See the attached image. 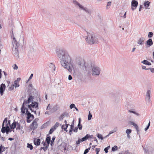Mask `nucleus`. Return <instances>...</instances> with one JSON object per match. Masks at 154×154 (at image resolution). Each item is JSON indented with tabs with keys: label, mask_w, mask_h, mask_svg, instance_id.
Here are the masks:
<instances>
[{
	"label": "nucleus",
	"mask_w": 154,
	"mask_h": 154,
	"mask_svg": "<svg viewBox=\"0 0 154 154\" xmlns=\"http://www.w3.org/2000/svg\"><path fill=\"white\" fill-rule=\"evenodd\" d=\"M57 55L60 60V64L64 69L71 73L74 65L71 56L68 52L62 50L57 51Z\"/></svg>",
	"instance_id": "f257e3e1"
},
{
	"label": "nucleus",
	"mask_w": 154,
	"mask_h": 154,
	"mask_svg": "<svg viewBox=\"0 0 154 154\" xmlns=\"http://www.w3.org/2000/svg\"><path fill=\"white\" fill-rule=\"evenodd\" d=\"M32 101V96H29L27 100H24L23 104L21 108V112L23 113H25V112H27L28 109L27 107L30 109L32 112H34L35 111L33 109H38V103L36 102H33L30 104Z\"/></svg>",
	"instance_id": "f03ea898"
},
{
	"label": "nucleus",
	"mask_w": 154,
	"mask_h": 154,
	"mask_svg": "<svg viewBox=\"0 0 154 154\" xmlns=\"http://www.w3.org/2000/svg\"><path fill=\"white\" fill-rule=\"evenodd\" d=\"M87 36L86 40L87 42L90 44L97 43L98 42V39L95 34L93 32L89 31L87 32Z\"/></svg>",
	"instance_id": "7ed1b4c3"
},
{
	"label": "nucleus",
	"mask_w": 154,
	"mask_h": 154,
	"mask_svg": "<svg viewBox=\"0 0 154 154\" xmlns=\"http://www.w3.org/2000/svg\"><path fill=\"white\" fill-rule=\"evenodd\" d=\"M73 3L75 6H78L79 8L81 10L85 11L86 13H87L89 15H91L92 14V11L89 9L85 7L82 5H81L79 3L75 0H73L72 2Z\"/></svg>",
	"instance_id": "20e7f679"
},
{
	"label": "nucleus",
	"mask_w": 154,
	"mask_h": 154,
	"mask_svg": "<svg viewBox=\"0 0 154 154\" xmlns=\"http://www.w3.org/2000/svg\"><path fill=\"white\" fill-rule=\"evenodd\" d=\"M92 75H98L100 72V67L96 65H93L91 67Z\"/></svg>",
	"instance_id": "39448f33"
},
{
	"label": "nucleus",
	"mask_w": 154,
	"mask_h": 154,
	"mask_svg": "<svg viewBox=\"0 0 154 154\" xmlns=\"http://www.w3.org/2000/svg\"><path fill=\"white\" fill-rule=\"evenodd\" d=\"M15 42L14 45H12V53L15 56L18 57L19 55L18 47L19 45L18 44H16V42Z\"/></svg>",
	"instance_id": "423d86ee"
},
{
	"label": "nucleus",
	"mask_w": 154,
	"mask_h": 154,
	"mask_svg": "<svg viewBox=\"0 0 154 154\" xmlns=\"http://www.w3.org/2000/svg\"><path fill=\"white\" fill-rule=\"evenodd\" d=\"M76 59L77 63V64L80 67L83 66L85 63L84 60L82 57H76Z\"/></svg>",
	"instance_id": "0eeeda50"
},
{
	"label": "nucleus",
	"mask_w": 154,
	"mask_h": 154,
	"mask_svg": "<svg viewBox=\"0 0 154 154\" xmlns=\"http://www.w3.org/2000/svg\"><path fill=\"white\" fill-rule=\"evenodd\" d=\"M10 120L8 121V118H5L2 123V128H9L10 124Z\"/></svg>",
	"instance_id": "6e6552de"
},
{
	"label": "nucleus",
	"mask_w": 154,
	"mask_h": 154,
	"mask_svg": "<svg viewBox=\"0 0 154 154\" xmlns=\"http://www.w3.org/2000/svg\"><path fill=\"white\" fill-rule=\"evenodd\" d=\"M37 123L36 119L34 120L30 125V128L32 130L36 129L37 127Z\"/></svg>",
	"instance_id": "1a4fd4ad"
},
{
	"label": "nucleus",
	"mask_w": 154,
	"mask_h": 154,
	"mask_svg": "<svg viewBox=\"0 0 154 154\" xmlns=\"http://www.w3.org/2000/svg\"><path fill=\"white\" fill-rule=\"evenodd\" d=\"M138 4V2L135 0H132L131 2V9L134 11L137 7Z\"/></svg>",
	"instance_id": "9d476101"
},
{
	"label": "nucleus",
	"mask_w": 154,
	"mask_h": 154,
	"mask_svg": "<svg viewBox=\"0 0 154 154\" xmlns=\"http://www.w3.org/2000/svg\"><path fill=\"white\" fill-rule=\"evenodd\" d=\"M69 116V114L67 112H64L61 114L59 117V119L60 121L62 120L64 118H67Z\"/></svg>",
	"instance_id": "9b49d317"
},
{
	"label": "nucleus",
	"mask_w": 154,
	"mask_h": 154,
	"mask_svg": "<svg viewBox=\"0 0 154 154\" xmlns=\"http://www.w3.org/2000/svg\"><path fill=\"white\" fill-rule=\"evenodd\" d=\"M145 38L143 37H141L139 38L137 42V43L139 45H142L144 44Z\"/></svg>",
	"instance_id": "f8f14e48"
},
{
	"label": "nucleus",
	"mask_w": 154,
	"mask_h": 154,
	"mask_svg": "<svg viewBox=\"0 0 154 154\" xmlns=\"http://www.w3.org/2000/svg\"><path fill=\"white\" fill-rule=\"evenodd\" d=\"M5 89V84L2 83L0 85V93L1 96L3 94V93Z\"/></svg>",
	"instance_id": "ddd939ff"
},
{
	"label": "nucleus",
	"mask_w": 154,
	"mask_h": 154,
	"mask_svg": "<svg viewBox=\"0 0 154 154\" xmlns=\"http://www.w3.org/2000/svg\"><path fill=\"white\" fill-rule=\"evenodd\" d=\"M26 112L27 114V122L29 123L31 121V120H29V119L31 118H32V119H33L34 118V116L33 115H32L30 112H29L28 111L27 112Z\"/></svg>",
	"instance_id": "4468645a"
},
{
	"label": "nucleus",
	"mask_w": 154,
	"mask_h": 154,
	"mask_svg": "<svg viewBox=\"0 0 154 154\" xmlns=\"http://www.w3.org/2000/svg\"><path fill=\"white\" fill-rule=\"evenodd\" d=\"M151 91L150 90H148L147 91L146 94V100L149 102L150 101V94H151Z\"/></svg>",
	"instance_id": "2eb2a0df"
},
{
	"label": "nucleus",
	"mask_w": 154,
	"mask_h": 154,
	"mask_svg": "<svg viewBox=\"0 0 154 154\" xmlns=\"http://www.w3.org/2000/svg\"><path fill=\"white\" fill-rule=\"evenodd\" d=\"M46 109L47 110H50L49 112L50 113L54 112L55 111L57 110L56 109L55 106L54 107L52 108L51 109L50 104H48V106H47Z\"/></svg>",
	"instance_id": "dca6fc26"
},
{
	"label": "nucleus",
	"mask_w": 154,
	"mask_h": 154,
	"mask_svg": "<svg viewBox=\"0 0 154 154\" xmlns=\"http://www.w3.org/2000/svg\"><path fill=\"white\" fill-rule=\"evenodd\" d=\"M128 123L129 124L132 125H133L135 127L137 131V132L138 131L139 128H138V126H137V125L135 123H134V122L131 121H129Z\"/></svg>",
	"instance_id": "f3484780"
},
{
	"label": "nucleus",
	"mask_w": 154,
	"mask_h": 154,
	"mask_svg": "<svg viewBox=\"0 0 154 154\" xmlns=\"http://www.w3.org/2000/svg\"><path fill=\"white\" fill-rule=\"evenodd\" d=\"M153 44V42L151 39H149L146 42V44L148 47L152 46Z\"/></svg>",
	"instance_id": "a211bd4d"
},
{
	"label": "nucleus",
	"mask_w": 154,
	"mask_h": 154,
	"mask_svg": "<svg viewBox=\"0 0 154 154\" xmlns=\"http://www.w3.org/2000/svg\"><path fill=\"white\" fill-rule=\"evenodd\" d=\"M128 112L133 113L137 116H140V114L139 113L137 112L134 109H129L128 110Z\"/></svg>",
	"instance_id": "6ab92c4d"
},
{
	"label": "nucleus",
	"mask_w": 154,
	"mask_h": 154,
	"mask_svg": "<svg viewBox=\"0 0 154 154\" xmlns=\"http://www.w3.org/2000/svg\"><path fill=\"white\" fill-rule=\"evenodd\" d=\"M150 4V2L148 1H146L144 2V6L146 9H150V8H149V6Z\"/></svg>",
	"instance_id": "aec40b11"
},
{
	"label": "nucleus",
	"mask_w": 154,
	"mask_h": 154,
	"mask_svg": "<svg viewBox=\"0 0 154 154\" xmlns=\"http://www.w3.org/2000/svg\"><path fill=\"white\" fill-rule=\"evenodd\" d=\"M8 130H9V128H2L1 132L3 133L6 132V134H8L9 133Z\"/></svg>",
	"instance_id": "412c9836"
},
{
	"label": "nucleus",
	"mask_w": 154,
	"mask_h": 154,
	"mask_svg": "<svg viewBox=\"0 0 154 154\" xmlns=\"http://www.w3.org/2000/svg\"><path fill=\"white\" fill-rule=\"evenodd\" d=\"M34 144L37 146H38L40 145V140L39 139H34Z\"/></svg>",
	"instance_id": "4be33fe9"
},
{
	"label": "nucleus",
	"mask_w": 154,
	"mask_h": 154,
	"mask_svg": "<svg viewBox=\"0 0 154 154\" xmlns=\"http://www.w3.org/2000/svg\"><path fill=\"white\" fill-rule=\"evenodd\" d=\"M132 131V130L131 129H127L126 131V133L127 134V137L128 138H130V134L131 133Z\"/></svg>",
	"instance_id": "5701e85b"
},
{
	"label": "nucleus",
	"mask_w": 154,
	"mask_h": 154,
	"mask_svg": "<svg viewBox=\"0 0 154 154\" xmlns=\"http://www.w3.org/2000/svg\"><path fill=\"white\" fill-rule=\"evenodd\" d=\"M12 34L13 35L11 36V37L13 39L12 45H14L15 43L14 42H16V44H18L17 42V41L16 38L13 34V33H12Z\"/></svg>",
	"instance_id": "b1692460"
},
{
	"label": "nucleus",
	"mask_w": 154,
	"mask_h": 154,
	"mask_svg": "<svg viewBox=\"0 0 154 154\" xmlns=\"http://www.w3.org/2000/svg\"><path fill=\"white\" fill-rule=\"evenodd\" d=\"M16 122H13L11 125H10V128L11 129H14L16 128Z\"/></svg>",
	"instance_id": "393cba45"
},
{
	"label": "nucleus",
	"mask_w": 154,
	"mask_h": 154,
	"mask_svg": "<svg viewBox=\"0 0 154 154\" xmlns=\"http://www.w3.org/2000/svg\"><path fill=\"white\" fill-rule=\"evenodd\" d=\"M46 141L47 142L48 145L51 142V138L50 136H48V135H47V137L46 138Z\"/></svg>",
	"instance_id": "a878e982"
},
{
	"label": "nucleus",
	"mask_w": 154,
	"mask_h": 154,
	"mask_svg": "<svg viewBox=\"0 0 154 154\" xmlns=\"http://www.w3.org/2000/svg\"><path fill=\"white\" fill-rule=\"evenodd\" d=\"M88 137L89 136L88 134H87L84 137H83L82 139H81V142H82L86 140L88 138Z\"/></svg>",
	"instance_id": "bb28decb"
},
{
	"label": "nucleus",
	"mask_w": 154,
	"mask_h": 154,
	"mask_svg": "<svg viewBox=\"0 0 154 154\" xmlns=\"http://www.w3.org/2000/svg\"><path fill=\"white\" fill-rule=\"evenodd\" d=\"M68 125H62V129H64V130L66 132H67L68 131L67 130V128L68 126Z\"/></svg>",
	"instance_id": "cd10ccee"
},
{
	"label": "nucleus",
	"mask_w": 154,
	"mask_h": 154,
	"mask_svg": "<svg viewBox=\"0 0 154 154\" xmlns=\"http://www.w3.org/2000/svg\"><path fill=\"white\" fill-rule=\"evenodd\" d=\"M16 129L20 130V125L19 123L18 122H16Z\"/></svg>",
	"instance_id": "c85d7f7f"
},
{
	"label": "nucleus",
	"mask_w": 154,
	"mask_h": 154,
	"mask_svg": "<svg viewBox=\"0 0 154 154\" xmlns=\"http://www.w3.org/2000/svg\"><path fill=\"white\" fill-rule=\"evenodd\" d=\"M70 126V129L69 131V133L70 135H71L72 134V130L73 129V128H74L73 123Z\"/></svg>",
	"instance_id": "c756f323"
},
{
	"label": "nucleus",
	"mask_w": 154,
	"mask_h": 154,
	"mask_svg": "<svg viewBox=\"0 0 154 154\" xmlns=\"http://www.w3.org/2000/svg\"><path fill=\"white\" fill-rule=\"evenodd\" d=\"M13 85L15 88L18 87L19 86V83L15 81Z\"/></svg>",
	"instance_id": "7c9ffc66"
},
{
	"label": "nucleus",
	"mask_w": 154,
	"mask_h": 154,
	"mask_svg": "<svg viewBox=\"0 0 154 154\" xmlns=\"http://www.w3.org/2000/svg\"><path fill=\"white\" fill-rule=\"evenodd\" d=\"M55 129V128H54L53 127H52L51 128V129L49 131V134H52L54 132V130Z\"/></svg>",
	"instance_id": "2f4dec72"
},
{
	"label": "nucleus",
	"mask_w": 154,
	"mask_h": 154,
	"mask_svg": "<svg viewBox=\"0 0 154 154\" xmlns=\"http://www.w3.org/2000/svg\"><path fill=\"white\" fill-rule=\"evenodd\" d=\"M97 136L101 140H103V137L101 134H97Z\"/></svg>",
	"instance_id": "473e14b6"
},
{
	"label": "nucleus",
	"mask_w": 154,
	"mask_h": 154,
	"mask_svg": "<svg viewBox=\"0 0 154 154\" xmlns=\"http://www.w3.org/2000/svg\"><path fill=\"white\" fill-rule=\"evenodd\" d=\"M27 147L29 148L30 150L33 149V147L32 145L28 143L27 144Z\"/></svg>",
	"instance_id": "72a5a7b5"
},
{
	"label": "nucleus",
	"mask_w": 154,
	"mask_h": 154,
	"mask_svg": "<svg viewBox=\"0 0 154 154\" xmlns=\"http://www.w3.org/2000/svg\"><path fill=\"white\" fill-rule=\"evenodd\" d=\"M92 117V115L91 114L90 111H89V114L88 115V120H90L91 119V118Z\"/></svg>",
	"instance_id": "f704fd0d"
},
{
	"label": "nucleus",
	"mask_w": 154,
	"mask_h": 154,
	"mask_svg": "<svg viewBox=\"0 0 154 154\" xmlns=\"http://www.w3.org/2000/svg\"><path fill=\"white\" fill-rule=\"evenodd\" d=\"M111 4V2H108L107 4L106 5V9H108L109 8V6H110Z\"/></svg>",
	"instance_id": "c9c22d12"
},
{
	"label": "nucleus",
	"mask_w": 154,
	"mask_h": 154,
	"mask_svg": "<svg viewBox=\"0 0 154 154\" xmlns=\"http://www.w3.org/2000/svg\"><path fill=\"white\" fill-rule=\"evenodd\" d=\"M110 146H107V147L105 148L104 149V150L105 151L106 153H107L108 152V150L110 148Z\"/></svg>",
	"instance_id": "e433bc0d"
},
{
	"label": "nucleus",
	"mask_w": 154,
	"mask_h": 154,
	"mask_svg": "<svg viewBox=\"0 0 154 154\" xmlns=\"http://www.w3.org/2000/svg\"><path fill=\"white\" fill-rule=\"evenodd\" d=\"M90 148H91V147L90 146L89 148H88V149H86L85 150V151L84 152V154H87L89 150L90 149Z\"/></svg>",
	"instance_id": "4c0bfd02"
},
{
	"label": "nucleus",
	"mask_w": 154,
	"mask_h": 154,
	"mask_svg": "<svg viewBox=\"0 0 154 154\" xmlns=\"http://www.w3.org/2000/svg\"><path fill=\"white\" fill-rule=\"evenodd\" d=\"M153 33L152 32H149L148 37L149 38H151L153 36Z\"/></svg>",
	"instance_id": "58836bf2"
},
{
	"label": "nucleus",
	"mask_w": 154,
	"mask_h": 154,
	"mask_svg": "<svg viewBox=\"0 0 154 154\" xmlns=\"http://www.w3.org/2000/svg\"><path fill=\"white\" fill-rule=\"evenodd\" d=\"M116 131L117 130L115 129L113 130L110 131L109 134L110 135L111 134L113 133L116 132Z\"/></svg>",
	"instance_id": "ea45409f"
},
{
	"label": "nucleus",
	"mask_w": 154,
	"mask_h": 154,
	"mask_svg": "<svg viewBox=\"0 0 154 154\" xmlns=\"http://www.w3.org/2000/svg\"><path fill=\"white\" fill-rule=\"evenodd\" d=\"M59 123L58 122H57L53 126L54 128H55L56 129V128L59 125Z\"/></svg>",
	"instance_id": "a19ab883"
},
{
	"label": "nucleus",
	"mask_w": 154,
	"mask_h": 154,
	"mask_svg": "<svg viewBox=\"0 0 154 154\" xmlns=\"http://www.w3.org/2000/svg\"><path fill=\"white\" fill-rule=\"evenodd\" d=\"M82 142H81V140L80 139H79L76 142V144L78 146L79 144L80 143Z\"/></svg>",
	"instance_id": "79ce46f5"
},
{
	"label": "nucleus",
	"mask_w": 154,
	"mask_h": 154,
	"mask_svg": "<svg viewBox=\"0 0 154 154\" xmlns=\"http://www.w3.org/2000/svg\"><path fill=\"white\" fill-rule=\"evenodd\" d=\"M0 147H1V149H2V152H3L5 151L6 148L4 146H2L1 145V146H0Z\"/></svg>",
	"instance_id": "37998d69"
},
{
	"label": "nucleus",
	"mask_w": 154,
	"mask_h": 154,
	"mask_svg": "<svg viewBox=\"0 0 154 154\" xmlns=\"http://www.w3.org/2000/svg\"><path fill=\"white\" fill-rule=\"evenodd\" d=\"M117 149V147L116 146H115L114 147H113L112 148V150L113 151H114Z\"/></svg>",
	"instance_id": "c03bdc74"
},
{
	"label": "nucleus",
	"mask_w": 154,
	"mask_h": 154,
	"mask_svg": "<svg viewBox=\"0 0 154 154\" xmlns=\"http://www.w3.org/2000/svg\"><path fill=\"white\" fill-rule=\"evenodd\" d=\"M148 61L146 60H144L141 62V63L147 65Z\"/></svg>",
	"instance_id": "a18cd8bd"
},
{
	"label": "nucleus",
	"mask_w": 154,
	"mask_h": 154,
	"mask_svg": "<svg viewBox=\"0 0 154 154\" xmlns=\"http://www.w3.org/2000/svg\"><path fill=\"white\" fill-rule=\"evenodd\" d=\"M14 85H11L9 88V90L10 91L13 90L14 88Z\"/></svg>",
	"instance_id": "49530a36"
},
{
	"label": "nucleus",
	"mask_w": 154,
	"mask_h": 154,
	"mask_svg": "<svg viewBox=\"0 0 154 154\" xmlns=\"http://www.w3.org/2000/svg\"><path fill=\"white\" fill-rule=\"evenodd\" d=\"M150 122H149L147 126V127L146 128H145V131H146V130H147L148 129V128H149V127L150 126Z\"/></svg>",
	"instance_id": "de8ad7c7"
},
{
	"label": "nucleus",
	"mask_w": 154,
	"mask_h": 154,
	"mask_svg": "<svg viewBox=\"0 0 154 154\" xmlns=\"http://www.w3.org/2000/svg\"><path fill=\"white\" fill-rule=\"evenodd\" d=\"M75 105L74 104H71L70 106V108L71 109H72L73 108H75Z\"/></svg>",
	"instance_id": "09e8293b"
},
{
	"label": "nucleus",
	"mask_w": 154,
	"mask_h": 154,
	"mask_svg": "<svg viewBox=\"0 0 154 154\" xmlns=\"http://www.w3.org/2000/svg\"><path fill=\"white\" fill-rule=\"evenodd\" d=\"M147 69L150 70L151 72L154 73V68H148Z\"/></svg>",
	"instance_id": "8fccbe9b"
},
{
	"label": "nucleus",
	"mask_w": 154,
	"mask_h": 154,
	"mask_svg": "<svg viewBox=\"0 0 154 154\" xmlns=\"http://www.w3.org/2000/svg\"><path fill=\"white\" fill-rule=\"evenodd\" d=\"M78 126L79 127V130H81L82 128V125H81L79 123L78 125Z\"/></svg>",
	"instance_id": "3c124183"
},
{
	"label": "nucleus",
	"mask_w": 154,
	"mask_h": 154,
	"mask_svg": "<svg viewBox=\"0 0 154 154\" xmlns=\"http://www.w3.org/2000/svg\"><path fill=\"white\" fill-rule=\"evenodd\" d=\"M43 149L45 151L47 149V147L46 146H44L43 147H41L40 148V150Z\"/></svg>",
	"instance_id": "603ef678"
},
{
	"label": "nucleus",
	"mask_w": 154,
	"mask_h": 154,
	"mask_svg": "<svg viewBox=\"0 0 154 154\" xmlns=\"http://www.w3.org/2000/svg\"><path fill=\"white\" fill-rule=\"evenodd\" d=\"M18 66H17L16 64H14V66L13 67V69H14L17 70L18 69Z\"/></svg>",
	"instance_id": "864d4df0"
},
{
	"label": "nucleus",
	"mask_w": 154,
	"mask_h": 154,
	"mask_svg": "<svg viewBox=\"0 0 154 154\" xmlns=\"http://www.w3.org/2000/svg\"><path fill=\"white\" fill-rule=\"evenodd\" d=\"M33 74H31V75H30V76L28 80V81L29 80H30V79H32V77H33Z\"/></svg>",
	"instance_id": "5fc2aeb1"
},
{
	"label": "nucleus",
	"mask_w": 154,
	"mask_h": 154,
	"mask_svg": "<svg viewBox=\"0 0 154 154\" xmlns=\"http://www.w3.org/2000/svg\"><path fill=\"white\" fill-rule=\"evenodd\" d=\"M55 138L54 137H52V140H51V142L52 143H53L54 142Z\"/></svg>",
	"instance_id": "6e6d98bb"
},
{
	"label": "nucleus",
	"mask_w": 154,
	"mask_h": 154,
	"mask_svg": "<svg viewBox=\"0 0 154 154\" xmlns=\"http://www.w3.org/2000/svg\"><path fill=\"white\" fill-rule=\"evenodd\" d=\"M100 148H96V151L97 152V154H98L99 152L100 151Z\"/></svg>",
	"instance_id": "4d7b16f0"
},
{
	"label": "nucleus",
	"mask_w": 154,
	"mask_h": 154,
	"mask_svg": "<svg viewBox=\"0 0 154 154\" xmlns=\"http://www.w3.org/2000/svg\"><path fill=\"white\" fill-rule=\"evenodd\" d=\"M142 68L143 69H147V70H148V69H147L148 68H146V67L145 66H142Z\"/></svg>",
	"instance_id": "13d9d810"
},
{
	"label": "nucleus",
	"mask_w": 154,
	"mask_h": 154,
	"mask_svg": "<svg viewBox=\"0 0 154 154\" xmlns=\"http://www.w3.org/2000/svg\"><path fill=\"white\" fill-rule=\"evenodd\" d=\"M72 79V77L71 75H69L68 76V79L70 80Z\"/></svg>",
	"instance_id": "bf43d9fd"
},
{
	"label": "nucleus",
	"mask_w": 154,
	"mask_h": 154,
	"mask_svg": "<svg viewBox=\"0 0 154 154\" xmlns=\"http://www.w3.org/2000/svg\"><path fill=\"white\" fill-rule=\"evenodd\" d=\"M123 17V18L124 19H125L126 18V12H125L124 15L123 16V17Z\"/></svg>",
	"instance_id": "052dcab7"
},
{
	"label": "nucleus",
	"mask_w": 154,
	"mask_h": 154,
	"mask_svg": "<svg viewBox=\"0 0 154 154\" xmlns=\"http://www.w3.org/2000/svg\"><path fill=\"white\" fill-rule=\"evenodd\" d=\"M72 130H73L75 132H77L78 131V128L76 127L74 129Z\"/></svg>",
	"instance_id": "680f3d73"
},
{
	"label": "nucleus",
	"mask_w": 154,
	"mask_h": 154,
	"mask_svg": "<svg viewBox=\"0 0 154 154\" xmlns=\"http://www.w3.org/2000/svg\"><path fill=\"white\" fill-rule=\"evenodd\" d=\"M94 141H96L97 144H98V140H97V139L96 138V137H94Z\"/></svg>",
	"instance_id": "e2e57ef3"
},
{
	"label": "nucleus",
	"mask_w": 154,
	"mask_h": 154,
	"mask_svg": "<svg viewBox=\"0 0 154 154\" xmlns=\"http://www.w3.org/2000/svg\"><path fill=\"white\" fill-rule=\"evenodd\" d=\"M20 80V78H18L15 81H17L19 83V81Z\"/></svg>",
	"instance_id": "0e129e2a"
},
{
	"label": "nucleus",
	"mask_w": 154,
	"mask_h": 154,
	"mask_svg": "<svg viewBox=\"0 0 154 154\" xmlns=\"http://www.w3.org/2000/svg\"><path fill=\"white\" fill-rule=\"evenodd\" d=\"M142 6L141 5H140V8H139V11H141V9H142Z\"/></svg>",
	"instance_id": "69168bd1"
},
{
	"label": "nucleus",
	"mask_w": 154,
	"mask_h": 154,
	"mask_svg": "<svg viewBox=\"0 0 154 154\" xmlns=\"http://www.w3.org/2000/svg\"><path fill=\"white\" fill-rule=\"evenodd\" d=\"M135 49H136V48H134H134L132 49V51H131V52H134V51H135Z\"/></svg>",
	"instance_id": "338daca9"
},
{
	"label": "nucleus",
	"mask_w": 154,
	"mask_h": 154,
	"mask_svg": "<svg viewBox=\"0 0 154 154\" xmlns=\"http://www.w3.org/2000/svg\"><path fill=\"white\" fill-rule=\"evenodd\" d=\"M88 136H89V137H88V138H92V137L93 136V135H90L89 134H88Z\"/></svg>",
	"instance_id": "774afa93"
}]
</instances>
